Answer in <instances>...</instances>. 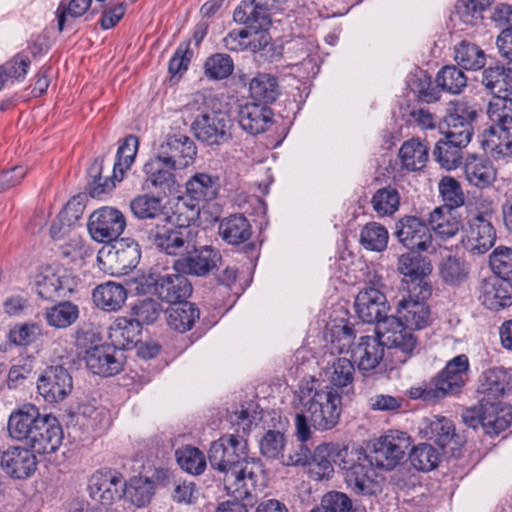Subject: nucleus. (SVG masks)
Listing matches in <instances>:
<instances>
[{"mask_svg": "<svg viewBox=\"0 0 512 512\" xmlns=\"http://www.w3.org/2000/svg\"><path fill=\"white\" fill-rule=\"evenodd\" d=\"M182 111L192 121L191 130L199 141L213 146L231 139V118L222 111L214 110L205 95L195 94Z\"/></svg>", "mask_w": 512, "mask_h": 512, "instance_id": "5", "label": "nucleus"}, {"mask_svg": "<svg viewBox=\"0 0 512 512\" xmlns=\"http://www.w3.org/2000/svg\"><path fill=\"white\" fill-rule=\"evenodd\" d=\"M481 405L484 416V430L487 434L497 435L506 430L512 423L511 407L500 401L487 400V398H481Z\"/></svg>", "mask_w": 512, "mask_h": 512, "instance_id": "30", "label": "nucleus"}, {"mask_svg": "<svg viewBox=\"0 0 512 512\" xmlns=\"http://www.w3.org/2000/svg\"><path fill=\"white\" fill-rule=\"evenodd\" d=\"M358 317L368 324L376 323V331L395 350L400 353L399 361L405 363L417 348V339L413 333L404 328L395 316H389L386 296L379 288L368 286L361 290L355 300Z\"/></svg>", "mask_w": 512, "mask_h": 512, "instance_id": "3", "label": "nucleus"}, {"mask_svg": "<svg viewBox=\"0 0 512 512\" xmlns=\"http://www.w3.org/2000/svg\"><path fill=\"white\" fill-rule=\"evenodd\" d=\"M155 293L158 297L171 304L187 302L193 288L186 274L175 273L159 277L155 282Z\"/></svg>", "mask_w": 512, "mask_h": 512, "instance_id": "26", "label": "nucleus"}, {"mask_svg": "<svg viewBox=\"0 0 512 512\" xmlns=\"http://www.w3.org/2000/svg\"><path fill=\"white\" fill-rule=\"evenodd\" d=\"M199 316V309L191 302L174 304L166 310L168 326L180 333L192 329Z\"/></svg>", "mask_w": 512, "mask_h": 512, "instance_id": "39", "label": "nucleus"}, {"mask_svg": "<svg viewBox=\"0 0 512 512\" xmlns=\"http://www.w3.org/2000/svg\"><path fill=\"white\" fill-rule=\"evenodd\" d=\"M208 460L223 474L225 490L236 499L248 498L263 473L258 459H248L246 443L238 436L223 435L211 444Z\"/></svg>", "mask_w": 512, "mask_h": 512, "instance_id": "1", "label": "nucleus"}, {"mask_svg": "<svg viewBox=\"0 0 512 512\" xmlns=\"http://www.w3.org/2000/svg\"><path fill=\"white\" fill-rule=\"evenodd\" d=\"M40 410L33 404H24L13 410L8 418L7 431L10 438L16 441H23L29 436L26 430L28 424L37 422L41 416Z\"/></svg>", "mask_w": 512, "mask_h": 512, "instance_id": "35", "label": "nucleus"}, {"mask_svg": "<svg viewBox=\"0 0 512 512\" xmlns=\"http://www.w3.org/2000/svg\"><path fill=\"white\" fill-rule=\"evenodd\" d=\"M469 360L464 354L450 360L444 369L431 379L440 400L458 395L468 380Z\"/></svg>", "mask_w": 512, "mask_h": 512, "instance_id": "8", "label": "nucleus"}, {"mask_svg": "<svg viewBox=\"0 0 512 512\" xmlns=\"http://www.w3.org/2000/svg\"><path fill=\"white\" fill-rule=\"evenodd\" d=\"M92 499L103 506H109L125 497L133 505H147L154 494V483L148 478L133 477L127 483L119 473H97L90 479L88 486Z\"/></svg>", "mask_w": 512, "mask_h": 512, "instance_id": "4", "label": "nucleus"}, {"mask_svg": "<svg viewBox=\"0 0 512 512\" xmlns=\"http://www.w3.org/2000/svg\"><path fill=\"white\" fill-rule=\"evenodd\" d=\"M468 263L461 257L448 255L439 263V275L448 285L458 286L464 283L469 276Z\"/></svg>", "mask_w": 512, "mask_h": 512, "instance_id": "44", "label": "nucleus"}, {"mask_svg": "<svg viewBox=\"0 0 512 512\" xmlns=\"http://www.w3.org/2000/svg\"><path fill=\"white\" fill-rule=\"evenodd\" d=\"M157 153L176 169H185L194 162L197 147L188 136L175 134L168 136L159 145Z\"/></svg>", "mask_w": 512, "mask_h": 512, "instance_id": "17", "label": "nucleus"}, {"mask_svg": "<svg viewBox=\"0 0 512 512\" xmlns=\"http://www.w3.org/2000/svg\"><path fill=\"white\" fill-rule=\"evenodd\" d=\"M72 389V376L68 369L61 365L47 367L37 380L38 393L48 403L63 401Z\"/></svg>", "mask_w": 512, "mask_h": 512, "instance_id": "12", "label": "nucleus"}, {"mask_svg": "<svg viewBox=\"0 0 512 512\" xmlns=\"http://www.w3.org/2000/svg\"><path fill=\"white\" fill-rule=\"evenodd\" d=\"M439 193L444 202V209L449 211L464 205L465 195L460 183L453 177L445 176L439 182Z\"/></svg>", "mask_w": 512, "mask_h": 512, "instance_id": "58", "label": "nucleus"}, {"mask_svg": "<svg viewBox=\"0 0 512 512\" xmlns=\"http://www.w3.org/2000/svg\"><path fill=\"white\" fill-rule=\"evenodd\" d=\"M509 379L508 373L501 368L488 369L481 376V382L477 390L479 398L498 401L504 395Z\"/></svg>", "mask_w": 512, "mask_h": 512, "instance_id": "38", "label": "nucleus"}, {"mask_svg": "<svg viewBox=\"0 0 512 512\" xmlns=\"http://www.w3.org/2000/svg\"><path fill=\"white\" fill-rule=\"evenodd\" d=\"M436 83L440 86V92L459 94L467 85V77L462 70L454 65L444 66L436 76Z\"/></svg>", "mask_w": 512, "mask_h": 512, "instance_id": "53", "label": "nucleus"}, {"mask_svg": "<svg viewBox=\"0 0 512 512\" xmlns=\"http://www.w3.org/2000/svg\"><path fill=\"white\" fill-rule=\"evenodd\" d=\"M187 254L176 259L173 268L176 272L186 275L207 277L215 270H218L222 255L218 249L211 245L193 247V250H186Z\"/></svg>", "mask_w": 512, "mask_h": 512, "instance_id": "7", "label": "nucleus"}, {"mask_svg": "<svg viewBox=\"0 0 512 512\" xmlns=\"http://www.w3.org/2000/svg\"><path fill=\"white\" fill-rule=\"evenodd\" d=\"M347 455L348 450H340L336 444L324 443L318 445L311 454L307 465L309 477L315 481L329 479L334 473L333 464L337 462L338 458H344Z\"/></svg>", "mask_w": 512, "mask_h": 512, "instance_id": "21", "label": "nucleus"}, {"mask_svg": "<svg viewBox=\"0 0 512 512\" xmlns=\"http://www.w3.org/2000/svg\"><path fill=\"white\" fill-rule=\"evenodd\" d=\"M451 104L452 108L445 117L446 138L469 144L473 135L472 122L477 117V111L474 106L465 101H456Z\"/></svg>", "mask_w": 512, "mask_h": 512, "instance_id": "16", "label": "nucleus"}, {"mask_svg": "<svg viewBox=\"0 0 512 512\" xmlns=\"http://www.w3.org/2000/svg\"><path fill=\"white\" fill-rule=\"evenodd\" d=\"M389 234L387 229L377 222H369L360 233V243L367 250L381 252L386 249Z\"/></svg>", "mask_w": 512, "mask_h": 512, "instance_id": "52", "label": "nucleus"}, {"mask_svg": "<svg viewBox=\"0 0 512 512\" xmlns=\"http://www.w3.org/2000/svg\"><path fill=\"white\" fill-rule=\"evenodd\" d=\"M272 110L259 103H246L238 112L241 128L251 135L265 132L272 123Z\"/></svg>", "mask_w": 512, "mask_h": 512, "instance_id": "29", "label": "nucleus"}, {"mask_svg": "<svg viewBox=\"0 0 512 512\" xmlns=\"http://www.w3.org/2000/svg\"><path fill=\"white\" fill-rule=\"evenodd\" d=\"M141 332L142 327L132 316L118 317L109 328V338L116 348L128 349L139 341Z\"/></svg>", "mask_w": 512, "mask_h": 512, "instance_id": "34", "label": "nucleus"}, {"mask_svg": "<svg viewBox=\"0 0 512 512\" xmlns=\"http://www.w3.org/2000/svg\"><path fill=\"white\" fill-rule=\"evenodd\" d=\"M163 307L160 302L153 298L138 300L131 307V316L142 325L153 324L162 314Z\"/></svg>", "mask_w": 512, "mask_h": 512, "instance_id": "61", "label": "nucleus"}, {"mask_svg": "<svg viewBox=\"0 0 512 512\" xmlns=\"http://www.w3.org/2000/svg\"><path fill=\"white\" fill-rule=\"evenodd\" d=\"M235 22L244 24L246 27L258 25L268 27L271 24L267 10L254 3V1H242L233 13Z\"/></svg>", "mask_w": 512, "mask_h": 512, "instance_id": "46", "label": "nucleus"}, {"mask_svg": "<svg viewBox=\"0 0 512 512\" xmlns=\"http://www.w3.org/2000/svg\"><path fill=\"white\" fill-rule=\"evenodd\" d=\"M201 207L198 203H194L189 198L182 197L178 199L174 206V210L167 219L177 229L187 228L191 229L190 223L198 219Z\"/></svg>", "mask_w": 512, "mask_h": 512, "instance_id": "51", "label": "nucleus"}, {"mask_svg": "<svg viewBox=\"0 0 512 512\" xmlns=\"http://www.w3.org/2000/svg\"><path fill=\"white\" fill-rule=\"evenodd\" d=\"M176 459L181 469L192 475L202 474L207 465L203 452L192 446L178 449Z\"/></svg>", "mask_w": 512, "mask_h": 512, "instance_id": "57", "label": "nucleus"}, {"mask_svg": "<svg viewBox=\"0 0 512 512\" xmlns=\"http://www.w3.org/2000/svg\"><path fill=\"white\" fill-rule=\"evenodd\" d=\"M454 60L463 69L480 70L486 64V54L478 45L463 40L454 47Z\"/></svg>", "mask_w": 512, "mask_h": 512, "instance_id": "45", "label": "nucleus"}, {"mask_svg": "<svg viewBox=\"0 0 512 512\" xmlns=\"http://www.w3.org/2000/svg\"><path fill=\"white\" fill-rule=\"evenodd\" d=\"M482 84L495 96V99L512 97V69L500 65L483 71Z\"/></svg>", "mask_w": 512, "mask_h": 512, "instance_id": "33", "label": "nucleus"}, {"mask_svg": "<svg viewBox=\"0 0 512 512\" xmlns=\"http://www.w3.org/2000/svg\"><path fill=\"white\" fill-rule=\"evenodd\" d=\"M139 140L134 135L125 137L123 143L119 146L116 162L114 164V177L117 178V172L123 175L125 170H128L133 164L138 152Z\"/></svg>", "mask_w": 512, "mask_h": 512, "instance_id": "63", "label": "nucleus"}, {"mask_svg": "<svg viewBox=\"0 0 512 512\" xmlns=\"http://www.w3.org/2000/svg\"><path fill=\"white\" fill-rule=\"evenodd\" d=\"M482 137L484 149L501 156L512 155V132L504 134L498 128L490 126L484 130Z\"/></svg>", "mask_w": 512, "mask_h": 512, "instance_id": "55", "label": "nucleus"}, {"mask_svg": "<svg viewBox=\"0 0 512 512\" xmlns=\"http://www.w3.org/2000/svg\"><path fill=\"white\" fill-rule=\"evenodd\" d=\"M146 235L151 245L168 255H178L188 250L195 236L192 229H177L166 224L150 227Z\"/></svg>", "mask_w": 512, "mask_h": 512, "instance_id": "11", "label": "nucleus"}, {"mask_svg": "<svg viewBox=\"0 0 512 512\" xmlns=\"http://www.w3.org/2000/svg\"><path fill=\"white\" fill-rule=\"evenodd\" d=\"M126 227V219L121 211L112 207L95 210L89 217L88 230L91 237L101 243L118 240Z\"/></svg>", "mask_w": 512, "mask_h": 512, "instance_id": "9", "label": "nucleus"}, {"mask_svg": "<svg viewBox=\"0 0 512 512\" xmlns=\"http://www.w3.org/2000/svg\"><path fill=\"white\" fill-rule=\"evenodd\" d=\"M465 175L469 183L478 188H487L496 180V170L485 158L470 157L465 164Z\"/></svg>", "mask_w": 512, "mask_h": 512, "instance_id": "41", "label": "nucleus"}, {"mask_svg": "<svg viewBox=\"0 0 512 512\" xmlns=\"http://www.w3.org/2000/svg\"><path fill=\"white\" fill-rule=\"evenodd\" d=\"M468 143H460L455 139L439 140L434 148L433 156L441 167L451 170L459 167L462 164L463 149Z\"/></svg>", "mask_w": 512, "mask_h": 512, "instance_id": "43", "label": "nucleus"}, {"mask_svg": "<svg viewBox=\"0 0 512 512\" xmlns=\"http://www.w3.org/2000/svg\"><path fill=\"white\" fill-rule=\"evenodd\" d=\"M400 201L401 196L397 188L388 185L376 190L371 198V206L379 217H388L399 210Z\"/></svg>", "mask_w": 512, "mask_h": 512, "instance_id": "47", "label": "nucleus"}, {"mask_svg": "<svg viewBox=\"0 0 512 512\" xmlns=\"http://www.w3.org/2000/svg\"><path fill=\"white\" fill-rule=\"evenodd\" d=\"M348 462L343 460V469H347L345 480L353 492L359 495L370 496L381 491V483L377 479L373 468L374 461L368 455L359 454L357 462L347 467Z\"/></svg>", "mask_w": 512, "mask_h": 512, "instance_id": "10", "label": "nucleus"}, {"mask_svg": "<svg viewBox=\"0 0 512 512\" xmlns=\"http://www.w3.org/2000/svg\"><path fill=\"white\" fill-rule=\"evenodd\" d=\"M219 178L207 173H196L186 183V197L200 207L218 195Z\"/></svg>", "mask_w": 512, "mask_h": 512, "instance_id": "32", "label": "nucleus"}, {"mask_svg": "<svg viewBox=\"0 0 512 512\" xmlns=\"http://www.w3.org/2000/svg\"><path fill=\"white\" fill-rule=\"evenodd\" d=\"M84 360L95 375L111 377L123 370V354L113 344H101L88 348Z\"/></svg>", "mask_w": 512, "mask_h": 512, "instance_id": "14", "label": "nucleus"}, {"mask_svg": "<svg viewBox=\"0 0 512 512\" xmlns=\"http://www.w3.org/2000/svg\"><path fill=\"white\" fill-rule=\"evenodd\" d=\"M399 157L406 170L419 171L426 166L429 158V146L419 139L412 138L402 144Z\"/></svg>", "mask_w": 512, "mask_h": 512, "instance_id": "40", "label": "nucleus"}, {"mask_svg": "<svg viewBox=\"0 0 512 512\" xmlns=\"http://www.w3.org/2000/svg\"><path fill=\"white\" fill-rule=\"evenodd\" d=\"M219 235L227 244L239 245L251 238L252 226L245 216L241 214L230 215L221 220Z\"/></svg>", "mask_w": 512, "mask_h": 512, "instance_id": "36", "label": "nucleus"}, {"mask_svg": "<svg viewBox=\"0 0 512 512\" xmlns=\"http://www.w3.org/2000/svg\"><path fill=\"white\" fill-rule=\"evenodd\" d=\"M130 208L133 215L142 220L158 218L164 210L162 199L149 194L135 197L130 203Z\"/></svg>", "mask_w": 512, "mask_h": 512, "instance_id": "56", "label": "nucleus"}, {"mask_svg": "<svg viewBox=\"0 0 512 512\" xmlns=\"http://www.w3.org/2000/svg\"><path fill=\"white\" fill-rule=\"evenodd\" d=\"M38 461L35 453L22 446H9L0 452V467L10 478L24 480L37 470Z\"/></svg>", "mask_w": 512, "mask_h": 512, "instance_id": "15", "label": "nucleus"}, {"mask_svg": "<svg viewBox=\"0 0 512 512\" xmlns=\"http://www.w3.org/2000/svg\"><path fill=\"white\" fill-rule=\"evenodd\" d=\"M488 114L492 122L496 123L501 133L512 132V97L494 99L488 107Z\"/></svg>", "mask_w": 512, "mask_h": 512, "instance_id": "54", "label": "nucleus"}, {"mask_svg": "<svg viewBox=\"0 0 512 512\" xmlns=\"http://www.w3.org/2000/svg\"><path fill=\"white\" fill-rule=\"evenodd\" d=\"M479 299L490 310L508 307L512 304V284L496 276L485 278L480 285Z\"/></svg>", "mask_w": 512, "mask_h": 512, "instance_id": "25", "label": "nucleus"}, {"mask_svg": "<svg viewBox=\"0 0 512 512\" xmlns=\"http://www.w3.org/2000/svg\"><path fill=\"white\" fill-rule=\"evenodd\" d=\"M126 288L117 282L108 281L96 286L92 293L94 304L106 312H117L127 300Z\"/></svg>", "mask_w": 512, "mask_h": 512, "instance_id": "31", "label": "nucleus"}, {"mask_svg": "<svg viewBox=\"0 0 512 512\" xmlns=\"http://www.w3.org/2000/svg\"><path fill=\"white\" fill-rule=\"evenodd\" d=\"M204 69L208 78L221 80L233 73L234 63L229 55L217 53L206 59Z\"/></svg>", "mask_w": 512, "mask_h": 512, "instance_id": "64", "label": "nucleus"}, {"mask_svg": "<svg viewBox=\"0 0 512 512\" xmlns=\"http://www.w3.org/2000/svg\"><path fill=\"white\" fill-rule=\"evenodd\" d=\"M44 317L49 326L64 329L77 321L79 318V308L70 301H62L47 308Z\"/></svg>", "mask_w": 512, "mask_h": 512, "instance_id": "48", "label": "nucleus"}, {"mask_svg": "<svg viewBox=\"0 0 512 512\" xmlns=\"http://www.w3.org/2000/svg\"><path fill=\"white\" fill-rule=\"evenodd\" d=\"M29 443L30 449L38 454L56 452L63 440L62 427L56 417L45 414L40 426H36Z\"/></svg>", "mask_w": 512, "mask_h": 512, "instance_id": "22", "label": "nucleus"}, {"mask_svg": "<svg viewBox=\"0 0 512 512\" xmlns=\"http://www.w3.org/2000/svg\"><path fill=\"white\" fill-rule=\"evenodd\" d=\"M395 237L407 249L428 251L432 247V234L424 220L416 216H403L395 224Z\"/></svg>", "mask_w": 512, "mask_h": 512, "instance_id": "13", "label": "nucleus"}, {"mask_svg": "<svg viewBox=\"0 0 512 512\" xmlns=\"http://www.w3.org/2000/svg\"><path fill=\"white\" fill-rule=\"evenodd\" d=\"M469 227L461 239L465 250L473 254H484L496 240V232L492 224L482 215H476L468 221Z\"/></svg>", "mask_w": 512, "mask_h": 512, "instance_id": "19", "label": "nucleus"}, {"mask_svg": "<svg viewBox=\"0 0 512 512\" xmlns=\"http://www.w3.org/2000/svg\"><path fill=\"white\" fill-rule=\"evenodd\" d=\"M75 278L66 270H46L37 281V294L45 300L66 298L75 291Z\"/></svg>", "mask_w": 512, "mask_h": 512, "instance_id": "20", "label": "nucleus"}, {"mask_svg": "<svg viewBox=\"0 0 512 512\" xmlns=\"http://www.w3.org/2000/svg\"><path fill=\"white\" fill-rule=\"evenodd\" d=\"M431 229L442 240L453 237L461 228V222L450 214L444 212V208H435L429 217Z\"/></svg>", "mask_w": 512, "mask_h": 512, "instance_id": "50", "label": "nucleus"}, {"mask_svg": "<svg viewBox=\"0 0 512 512\" xmlns=\"http://www.w3.org/2000/svg\"><path fill=\"white\" fill-rule=\"evenodd\" d=\"M416 299L410 294L408 298L404 297L398 302L397 320L404 328L411 333L412 329H423L429 324L430 310L425 302L426 298L417 296L418 291H412Z\"/></svg>", "mask_w": 512, "mask_h": 512, "instance_id": "24", "label": "nucleus"}, {"mask_svg": "<svg viewBox=\"0 0 512 512\" xmlns=\"http://www.w3.org/2000/svg\"><path fill=\"white\" fill-rule=\"evenodd\" d=\"M409 446L410 437L407 433L390 430L372 444L368 456L377 467L391 470L404 457Z\"/></svg>", "mask_w": 512, "mask_h": 512, "instance_id": "6", "label": "nucleus"}, {"mask_svg": "<svg viewBox=\"0 0 512 512\" xmlns=\"http://www.w3.org/2000/svg\"><path fill=\"white\" fill-rule=\"evenodd\" d=\"M489 265L494 276L511 281L512 280V248L499 246L489 256Z\"/></svg>", "mask_w": 512, "mask_h": 512, "instance_id": "62", "label": "nucleus"}, {"mask_svg": "<svg viewBox=\"0 0 512 512\" xmlns=\"http://www.w3.org/2000/svg\"><path fill=\"white\" fill-rule=\"evenodd\" d=\"M397 270L410 281L419 282L412 290H418L417 296L428 298L431 295L432 287L425 279L432 272V265L426 257L414 252L402 254L398 258Z\"/></svg>", "mask_w": 512, "mask_h": 512, "instance_id": "18", "label": "nucleus"}, {"mask_svg": "<svg viewBox=\"0 0 512 512\" xmlns=\"http://www.w3.org/2000/svg\"><path fill=\"white\" fill-rule=\"evenodd\" d=\"M174 170L177 169L169 163H166L157 153L144 164L143 171L145 173V182L148 187L149 185L155 188L170 186L174 181Z\"/></svg>", "mask_w": 512, "mask_h": 512, "instance_id": "42", "label": "nucleus"}, {"mask_svg": "<svg viewBox=\"0 0 512 512\" xmlns=\"http://www.w3.org/2000/svg\"><path fill=\"white\" fill-rule=\"evenodd\" d=\"M356 333L348 324L337 325L331 329L328 349L331 355L348 353L354 344Z\"/></svg>", "mask_w": 512, "mask_h": 512, "instance_id": "60", "label": "nucleus"}, {"mask_svg": "<svg viewBox=\"0 0 512 512\" xmlns=\"http://www.w3.org/2000/svg\"><path fill=\"white\" fill-rule=\"evenodd\" d=\"M296 398L301 411L295 416V435L300 442H307L312 436V428L324 432L335 428L341 417L340 394L332 387H320L312 379L299 387Z\"/></svg>", "mask_w": 512, "mask_h": 512, "instance_id": "2", "label": "nucleus"}, {"mask_svg": "<svg viewBox=\"0 0 512 512\" xmlns=\"http://www.w3.org/2000/svg\"><path fill=\"white\" fill-rule=\"evenodd\" d=\"M324 375L334 390H341L343 394L354 393V363L346 357H335L327 362Z\"/></svg>", "mask_w": 512, "mask_h": 512, "instance_id": "27", "label": "nucleus"}, {"mask_svg": "<svg viewBox=\"0 0 512 512\" xmlns=\"http://www.w3.org/2000/svg\"><path fill=\"white\" fill-rule=\"evenodd\" d=\"M425 435L444 449L456 438L455 427L451 420L435 416L424 428Z\"/></svg>", "mask_w": 512, "mask_h": 512, "instance_id": "49", "label": "nucleus"}, {"mask_svg": "<svg viewBox=\"0 0 512 512\" xmlns=\"http://www.w3.org/2000/svg\"><path fill=\"white\" fill-rule=\"evenodd\" d=\"M249 92L253 100L266 106L281 94L277 77L269 73H257L249 83Z\"/></svg>", "mask_w": 512, "mask_h": 512, "instance_id": "37", "label": "nucleus"}, {"mask_svg": "<svg viewBox=\"0 0 512 512\" xmlns=\"http://www.w3.org/2000/svg\"><path fill=\"white\" fill-rule=\"evenodd\" d=\"M439 461V452L430 444H419L410 453V462L419 471H431L437 467Z\"/></svg>", "mask_w": 512, "mask_h": 512, "instance_id": "59", "label": "nucleus"}, {"mask_svg": "<svg viewBox=\"0 0 512 512\" xmlns=\"http://www.w3.org/2000/svg\"><path fill=\"white\" fill-rule=\"evenodd\" d=\"M112 249L108 252L107 258L113 264V273L127 274L139 263L141 250L133 239H118Z\"/></svg>", "mask_w": 512, "mask_h": 512, "instance_id": "28", "label": "nucleus"}, {"mask_svg": "<svg viewBox=\"0 0 512 512\" xmlns=\"http://www.w3.org/2000/svg\"><path fill=\"white\" fill-rule=\"evenodd\" d=\"M385 353V343L379 336H362L352 350L354 362L363 375L375 371L381 364Z\"/></svg>", "mask_w": 512, "mask_h": 512, "instance_id": "23", "label": "nucleus"}]
</instances>
